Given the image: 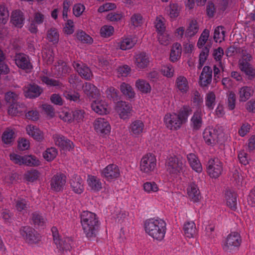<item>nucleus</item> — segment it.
<instances>
[{
	"label": "nucleus",
	"instance_id": "1",
	"mask_svg": "<svg viewBox=\"0 0 255 255\" xmlns=\"http://www.w3.org/2000/svg\"><path fill=\"white\" fill-rule=\"evenodd\" d=\"M81 223L84 233L88 238L96 237L100 227V222L95 214L83 211L81 215Z\"/></svg>",
	"mask_w": 255,
	"mask_h": 255
},
{
	"label": "nucleus",
	"instance_id": "2",
	"mask_svg": "<svg viewBox=\"0 0 255 255\" xmlns=\"http://www.w3.org/2000/svg\"><path fill=\"white\" fill-rule=\"evenodd\" d=\"M192 113L191 108L185 106L179 110L178 114L166 115L164 122L168 128L170 129H177L187 122L188 117Z\"/></svg>",
	"mask_w": 255,
	"mask_h": 255
},
{
	"label": "nucleus",
	"instance_id": "3",
	"mask_svg": "<svg viewBox=\"0 0 255 255\" xmlns=\"http://www.w3.org/2000/svg\"><path fill=\"white\" fill-rule=\"evenodd\" d=\"M145 230L150 236L158 241L163 239L166 232V223L162 220L149 219L144 223Z\"/></svg>",
	"mask_w": 255,
	"mask_h": 255
},
{
	"label": "nucleus",
	"instance_id": "4",
	"mask_svg": "<svg viewBox=\"0 0 255 255\" xmlns=\"http://www.w3.org/2000/svg\"><path fill=\"white\" fill-rule=\"evenodd\" d=\"M51 232L54 242L56 245L57 248L61 251H70L72 248L71 244L72 243V240L69 238L60 239L59 236L58 230L55 227H52Z\"/></svg>",
	"mask_w": 255,
	"mask_h": 255
},
{
	"label": "nucleus",
	"instance_id": "5",
	"mask_svg": "<svg viewBox=\"0 0 255 255\" xmlns=\"http://www.w3.org/2000/svg\"><path fill=\"white\" fill-rule=\"evenodd\" d=\"M19 233L25 242L32 244L37 243L40 240L39 234L30 226H22L19 229Z\"/></svg>",
	"mask_w": 255,
	"mask_h": 255
},
{
	"label": "nucleus",
	"instance_id": "6",
	"mask_svg": "<svg viewBox=\"0 0 255 255\" xmlns=\"http://www.w3.org/2000/svg\"><path fill=\"white\" fill-rule=\"evenodd\" d=\"M207 171L211 177L218 178L223 171L222 162L217 158L210 159L207 164Z\"/></svg>",
	"mask_w": 255,
	"mask_h": 255
},
{
	"label": "nucleus",
	"instance_id": "7",
	"mask_svg": "<svg viewBox=\"0 0 255 255\" xmlns=\"http://www.w3.org/2000/svg\"><path fill=\"white\" fill-rule=\"evenodd\" d=\"M246 52L243 50V59L239 61V68L248 76L249 79H253L255 77V69L253 67L248 61L252 59V56L250 54L245 55Z\"/></svg>",
	"mask_w": 255,
	"mask_h": 255
},
{
	"label": "nucleus",
	"instance_id": "8",
	"mask_svg": "<svg viewBox=\"0 0 255 255\" xmlns=\"http://www.w3.org/2000/svg\"><path fill=\"white\" fill-rule=\"evenodd\" d=\"M165 165L166 170L170 174L177 175L182 171L184 165L181 160L175 156L169 157Z\"/></svg>",
	"mask_w": 255,
	"mask_h": 255
},
{
	"label": "nucleus",
	"instance_id": "9",
	"mask_svg": "<svg viewBox=\"0 0 255 255\" xmlns=\"http://www.w3.org/2000/svg\"><path fill=\"white\" fill-rule=\"evenodd\" d=\"M14 61L19 68L24 70L27 73L32 71L33 65L28 55L21 53L16 54L14 56Z\"/></svg>",
	"mask_w": 255,
	"mask_h": 255
},
{
	"label": "nucleus",
	"instance_id": "10",
	"mask_svg": "<svg viewBox=\"0 0 255 255\" xmlns=\"http://www.w3.org/2000/svg\"><path fill=\"white\" fill-rule=\"evenodd\" d=\"M18 97H5V100L8 106V113L11 116H16L23 112L22 109L24 108V105L19 104L17 102Z\"/></svg>",
	"mask_w": 255,
	"mask_h": 255
},
{
	"label": "nucleus",
	"instance_id": "11",
	"mask_svg": "<svg viewBox=\"0 0 255 255\" xmlns=\"http://www.w3.org/2000/svg\"><path fill=\"white\" fill-rule=\"evenodd\" d=\"M156 165L155 156L151 153L144 155L140 161V168L141 171L145 173H149L153 171Z\"/></svg>",
	"mask_w": 255,
	"mask_h": 255
},
{
	"label": "nucleus",
	"instance_id": "12",
	"mask_svg": "<svg viewBox=\"0 0 255 255\" xmlns=\"http://www.w3.org/2000/svg\"><path fill=\"white\" fill-rule=\"evenodd\" d=\"M241 243L242 239L240 234L237 232H232L227 238L224 249L225 251L230 252L236 248H238Z\"/></svg>",
	"mask_w": 255,
	"mask_h": 255
},
{
	"label": "nucleus",
	"instance_id": "13",
	"mask_svg": "<svg viewBox=\"0 0 255 255\" xmlns=\"http://www.w3.org/2000/svg\"><path fill=\"white\" fill-rule=\"evenodd\" d=\"M71 71V68L67 63L63 60H59L55 63L52 68L54 74L58 78L65 77Z\"/></svg>",
	"mask_w": 255,
	"mask_h": 255
},
{
	"label": "nucleus",
	"instance_id": "14",
	"mask_svg": "<svg viewBox=\"0 0 255 255\" xmlns=\"http://www.w3.org/2000/svg\"><path fill=\"white\" fill-rule=\"evenodd\" d=\"M66 179V177L63 174L55 175L50 181L51 188L56 192L62 191L65 185Z\"/></svg>",
	"mask_w": 255,
	"mask_h": 255
},
{
	"label": "nucleus",
	"instance_id": "15",
	"mask_svg": "<svg viewBox=\"0 0 255 255\" xmlns=\"http://www.w3.org/2000/svg\"><path fill=\"white\" fill-rule=\"evenodd\" d=\"M120 175V169L118 166L114 164L108 165L103 170L102 172V176L108 180L117 178Z\"/></svg>",
	"mask_w": 255,
	"mask_h": 255
},
{
	"label": "nucleus",
	"instance_id": "16",
	"mask_svg": "<svg viewBox=\"0 0 255 255\" xmlns=\"http://www.w3.org/2000/svg\"><path fill=\"white\" fill-rule=\"evenodd\" d=\"M94 126L98 133L107 134L110 132L111 126L107 120L104 118L97 119L94 123Z\"/></svg>",
	"mask_w": 255,
	"mask_h": 255
},
{
	"label": "nucleus",
	"instance_id": "17",
	"mask_svg": "<svg viewBox=\"0 0 255 255\" xmlns=\"http://www.w3.org/2000/svg\"><path fill=\"white\" fill-rule=\"evenodd\" d=\"M115 109L120 118L123 119H126L129 116L131 110L130 105L123 101L117 103Z\"/></svg>",
	"mask_w": 255,
	"mask_h": 255
},
{
	"label": "nucleus",
	"instance_id": "18",
	"mask_svg": "<svg viewBox=\"0 0 255 255\" xmlns=\"http://www.w3.org/2000/svg\"><path fill=\"white\" fill-rule=\"evenodd\" d=\"M73 66L82 78L86 80H90L92 77L93 74L90 68L82 63L74 61L73 63Z\"/></svg>",
	"mask_w": 255,
	"mask_h": 255
},
{
	"label": "nucleus",
	"instance_id": "19",
	"mask_svg": "<svg viewBox=\"0 0 255 255\" xmlns=\"http://www.w3.org/2000/svg\"><path fill=\"white\" fill-rule=\"evenodd\" d=\"M55 144L63 150H70L74 148L73 143L65 136L61 135H53Z\"/></svg>",
	"mask_w": 255,
	"mask_h": 255
},
{
	"label": "nucleus",
	"instance_id": "20",
	"mask_svg": "<svg viewBox=\"0 0 255 255\" xmlns=\"http://www.w3.org/2000/svg\"><path fill=\"white\" fill-rule=\"evenodd\" d=\"M203 138L208 145H213L217 142V131L206 128L203 133Z\"/></svg>",
	"mask_w": 255,
	"mask_h": 255
},
{
	"label": "nucleus",
	"instance_id": "21",
	"mask_svg": "<svg viewBox=\"0 0 255 255\" xmlns=\"http://www.w3.org/2000/svg\"><path fill=\"white\" fill-rule=\"evenodd\" d=\"M25 20L23 13L19 10L13 11L10 16V21L12 24L18 28H21Z\"/></svg>",
	"mask_w": 255,
	"mask_h": 255
},
{
	"label": "nucleus",
	"instance_id": "22",
	"mask_svg": "<svg viewBox=\"0 0 255 255\" xmlns=\"http://www.w3.org/2000/svg\"><path fill=\"white\" fill-rule=\"evenodd\" d=\"M212 70L210 67L205 66L200 76V82L202 86H206L212 81Z\"/></svg>",
	"mask_w": 255,
	"mask_h": 255
},
{
	"label": "nucleus",
	"instance_id": "23",
	"mask_svg": "<svg viewBox=\"0 0 255 255\" xmlns=\"http://www.w3.org/2000/svg\"><path fill=\"white\" fill-rule=\"evenodd\" d=\"M107 107V103L99 99L93 101L91 104L92 110L100 115L107 114L108 112Z\"/></svg>",
	"mask_w": 255,
	"mask_h": 255
},
{
	"label": "nucleus",
	"instance_id": "24",
	"mask_svg": "<svg viewBox=\"0 0 255 255\" xmlns=\"http://www.w3.org/2000/svg\"><path fill=\"white\" fill-rule=\"evenodd\" d=\"M135 64L140 69L146 67L149 63V57L146 53L142 52L136 54L134 56Z\"/></svg>",
	"mask_w": 255,
	"mask_h": 255
},
{
	"label": "nucleus",
	"instance_id": "25",
	"mask_svg": "<svg viewBox=\"0 0 255 255\" xmlns=\"http://www.w3.org/2000/svg\"><path fill=\"white\" fill-rule=\"evenodd\" d=\"M187 193L190 199L194 202L199 201L201 198L200 192L196 184L192 183L187 189Z\"/></svg>",
	"mask_w": 255,
	"mask_h": 255
},
{
	"label": "nucleus",
	"instance_id": "26",
	"mask_svg": "<svg viewBox=\"0 0 255 255\" xmlns=\"http://www.w3.org/2000/svg\"><path fill=\"white\" fill-rule=\"evenodd\" d=\"M187 158L191 167L193 170L199 173L202 171V165L195 154L190 153L187 155Z\"/></svg>",
	"mask_w": 255,
	"mask_h": 255
},
{
	"label": "nucleus",
	"instance_id": "27",
	"mask_svg": "<svg viewBox=\"0 0 255 255\" xmlns=\"http://www.w3.org/2000/svg\"><path fill=\"white\" fill-rule=\"evenodd\" d=\"M27 133L38 141H42L43 138V132L36 127L31 126L26 128Z\"/></svg>",
	"mask_w": 255,
	"mask_h": 255
},
{
	"label": "nucleus",
	"instance_id": "28",
	"mask_svg": "<svg viewBox=\"0 0 255 255\" xmlns=\"http://www.w3.org/2000/svg\"><path fill=\"white\" fill-rule=\"evenodd\" d=\"M237 194L236 193L230 190L227 191L226 193L227 205L233 210L237 209Z\"/></svg>",
	"mask_w": 255,
	"mask_h": 255
},
{
	"label": "nucleus",
	"instance_id": "29",
	"mask_svg": "<svg viewBox=\"0 0 255 255\" xmlns=\"http://www.w3.org/2000/svg\"><path fill=\"white\" fill-rule=\"evenodd\" d=\"M70 185L73 191L76 194H80L84 190L82 180L80 177H75L70 180Z\"/></svg>",
	"mask_w": 255,
	"mask_h": 255
},
{
	"label": "nucleus",
	"instance_id": "30",
	"mask_svg": "<svg viewBox=\"0 0 255 255\" xmlns=\"http://www.w3.org/2000/svg\"><path fill=\"white\" fill-rule=\"evenodd\" d=\"M176 86L183 94H185L189 89L188 81L182 76H180L176 79Z\"/></svg>",
	"mask_w": 255,
	"mask_h": 255
},
{
	"label": "nucleus",
	"instance_id": "31",
	"mask_svg": "<svg viewBox=\"0 0 255 255\" xmlns=\"http://www.w3.org/2000/svg\"><path fill=\"white\" fill-rule=\"evenodd\" d=\"M41 81L47 86L54 87L56 89L64 90V85L58 80L50 78L47 76L41 77Z\"/></svg>",
	"mask_w": 255,
	"mask_h": 255
},
{
	"label": "nucleus",
	"instance_id": "32",
	"mask_svg": "<svg viewBox=\"0 0 255 255\" xmlns=\"http://www.w3.org/2000/svg\"><path fill=\"white\" fill-rule=\"evenodd\" d=\"M87 182L91 189L94 191H99L102 188L100 180L96 176L89 175Z\"/></svg>",
	"mask_w": 255,
	"mask_h": 255
},
{
	"label": "nucleus",
	"instance_id": "33",
	"mask_svg": "<svg viewBox=\"0 0 255 255\" xmlns=\"http://www.w3.org/2000/svg\"><path fill=\"white\" fill-rule=\"evenodd\" d=\"M181 52L182 47L181 44L177 42L173 44L170 54V60L172 62L178 60L181 56Z\"/></svg>",
	"mask_w": 255,
	"mask_h": 255
},
{
	"label": "nucleus",
	"instance_id": "34",
	"mask_svg": "<svg viewBox=\"0 0 255 255\" xmlns=\"http://www.w3.org/2000/svg\"><path fill=\"white\" fill-rule=\"evenodd\" d=\"M15 138V133L12 129L7 128L3 132L2 135V140L6 144H11Z\"/></svg>",
	"mask_w": 255,
	"mask_h": 255
},
{
	"label": "nucleus",
	"instance_id": "35",
	"mask_svg": "<svg viewBox=\"0 0 255 255\" xmlns=\"http://www.w3.org/2000/svg\"><path fill=\"white\" fill-rule=\"evenodd\" d=\"M24 92L27 94V96H30L31 94H34L35 96H39L43 92V89L38 85L33 84H28L23 89Z\"/></svg>",
	"mask_w": 255,
	"mask_h": 255
},
{
	"label": "nucleus",
	"instance_id": "36",
	"mask_svg": "<svg viewBox=\"0 0 255 255\" xmlns=\"http://www.w3.org/2000/svg\"><path fill=\"white\" fill-rule=\"evenodd\" d=\"M184 231L185 235L188 238H192L196 235L197 230L194 222H187L184 226Z\"/></svg>",
	"mask_w": 255,
	"mask_h": 255
},
{
	"label": "nucleus",
	"instance_id": "37",
	"mask_svg": "<svg viewBox=\"0 0 255 255\" xmlns=\"http://www.w3.org/2000/svg\"><path fill=\"white\" fill-rule=\"evenodd\" d=\"M198 30L199 27L197 21L193 19L190 21L185 32V36L190 37L194 36L198 32Z\"/></svg>",
	"mask_w": 255,
	"mask_h": 255
},
{
	"label": "nucleus",
	"instance_id": "38",
	"mask_svg": "<svg viewBox=\"0 0 255 255\" xmlns=\"http://www.w3.org/2000/svg\"><path fill=\"white\" fill-rule=\"evenodd\" d=\"M193 124V128L194 129H199L202 124V114L201 111H197L194 113L191 119Z\"/></svg>",
	"mask_w": 255,
	"mask_h": 255
},
{
	"label": "nucleus",
	"instance_id": "39",
	"mask_svg": "<svg viewBox=\"0 0 255 255\" xmlns=\"http://www.w3.org/2000/svg\"><path fill=\"white\" fill-rule=\"evenodd\" d=\"M83 91L87 96H98L100 95L99 91L94 85L90 83H86L83 87Z\"/></svg>",
	"mask_w": 255,
	"mask_h": 255
},
{
	"label": "nucleus",
	"instance_id": "40",
	"mask_svg": "<svg viewBox=\"0 0 255 255\" xmlns=\"http://www.w3.org/2000/svg\"><path fill=\"white\" fill-rule=\"evenodd\" d=\"M165 11L170 18H175L179 15L180 8L177 3H170L165 8Z\"/></svg>",
	"mask_w": 255,
	"mask_h": 255
},
{
	"label": "nucleus",
	"instance_id": "41",
	"mask_svg": "<svg viewBox=\"0 0 255 255\" xmlns=\"http://www.w3.org/2000/svg\"><path fill=\"white\" fill-rule=\"evenodd\" d=\"M143 127L144 125L141 121H135L130 125V131L133 134L138 135L142 132Z\"/></svg>",
	"mask_w": 255,
	"mask_h": 255
},
{
	"label": "nucleus",
	"instance_id": "42",
	"mask_svg": "<svg viewBox=\"0 0 255 255\" xmlns=\"http://www.w3.org/2000/svg\"><path fill=\"white\" fill-rule=\"evenodd\" d=\"M136 86L142 93L147 94L151 90V87L149 83L143 80H137L136 82Z\"/></svg>",
	"mask_w": 255,
	"mask_h": 255
},
{
	"label": "nucleus",
	"instance_id": "43",
	"mask_svg": "<svg viewBox=\"0 0 255 255\" xmlns=\"http://www.w3.org/2000/svg\"><path fill=\"white\" fill-rule=\"evenodd\" d=\"M59 36L57 30L55 28H51L47 31V38L49 41L53 42L54 44L58 43Z\"/></svg>",
	"mask_w": 255,
	"mask_h": 255
},
{
	"label": "nucleus",
	"instance_id": "44",
	"mask_svg": "<svg viewBox=\"0 0 255 255\" xmlns=\"http://www.w3.org/2000/svg\"><path fill=\"white\" fill-rule=\"evenodd\" d=\"M224 29V27L222 26H219L215 29L213 38L216 42L218 40L219 42H221L222 40L224 39L225 31Z\"/></svg>",
	"mask_w": 255,
	"mask_h": 255
},
{
	"label": "nucleus",
	"instance_id": "45",
	"mask_svg": "<svg viewBox=\"0 0 255 255\" xmlns=\"http://www.w3.org/2000/svg\"><path fill=\"white\" fill-rule=\"evenodd\" d=\"M9 17V12L5 5H0V24H5Z\"/></svg>",
	"mask_w": 255,
	"mask_h": 255
},
{
	"label": "nucleus",
	"instance_id": "46",
	"mask_svg": "<svg viewBox=\"0 0 255 255\" xmlns=\"http://www.w3.org/2000/svg\"><path fill=\"white\" fill-rule=\"evenodd\" d=\"M31 219L33 224L35 226H43L45 223L44 219L37 212H35L31 214Z\"/></svg>",
	"mask_w": 255,
	"mask_h": 255
},
{
	"label": "nucleus",
	"instance_id": "47",
	"mask_svg": "<svg viewBox=\"0 0 255 255\" xmlns=\"http://www.w3.org/2000/svg\"><path fill=\"white\" fill-rule=\"evenodd\" d=\"M39 172L36 169L27 171L24 174V178L28 182H32L37 180L39 176Z\"/></svg>",
	"mask_w": 255,
	"mask_h": 255
},
{
	"label": "nucleus",
	"instance_id": "48",
	"mask_svg": "<svg viewBox=\"0 0 255 255\" xmlns=\"http://www.w3.org/2000/svg\"><path fill=\"white\" fill-rule=\"evenodd\" d=\"M24 164L30 166H38L40 164L39 160L34 155L24 156Z\"/></svg>",
	"mask_w": 255,
	"mask_h": 255
},
{
	"label": "nucleus",
	"instance_id": "49",
	"mask_svg": "<svg viewBox=\"0 0 255 255\" xmlns=\"http://www.w3.org/2000/svg\"><path fill=\"white\" fill-rule=\"evenodd\" d=\"M76 37L79 41L84 43H91L93 41L92 37L82 30L77 31Z\"/></svg>",
	"mask_w": 255,
	"mask_h": 255
},
{
	"label": "nucleus",
	"instance_id": "50",
	"mask_svg": "<svg viewBox=\"0 0 255 255\" xmlns=\"http://www.w3.org/2000/svg\"><path fill=\"white\" fill-rule=\"evenodd\" d=\"M135 42L130 38H126L124 39L120 43V48L123 50L129 49L133 47Z\"/></svg>",
	"mask_w": 255,
	"mask_h": 255
},
{
	"label": "nucleus",
	"instance_id": "51",
	"mask_svg": "<svg viewBox=\"0 0 255 255\" xmlns=\"http://www.w3.org/2000/svg\"><path fill=\"white\" fill-rule=\"evenodd\" d=\"M57 154V149L54 147H50L43 153V156L47 161H51L56 157Z\"/></svg>",
	"mask_w": 255,
	"mask_h": 255
},
{
	"label": "nucleus",
	"instance_id": "52",
	"mask_svg": "<svg viewBox=\"0 0 255 255\" xmlns=\"http://www.w3.org/2000/svg\"><path fill=\"white\" fill-rule=\"evenodd\" d=\"M209 30L205 29L201 33L198 42L197 46L199 48H201L207 42L209 36Z\"/></svg>",
	"mask_w": 255,
	"mask_h": 255
},
{
	"label": "nucleus",
	"instance_id": "53",
	"mask_svg": "<svg viewBox=\"0 0 255 255\" xmlns=\"http://www.w3.org/2000/svg\"><path fill=\"white\" fill-rule=\"evenodd\" d=\"M224 55V50L222 48L219 47L214 50L213 56L216 61H219V66L224 71V67L221 61V58Z\"/></svg>",
	"mask_w": 255,
	"mask_h": 255
},
{
	"label": "nucleus",
	"instance_id": "54",
	"mask_svg": "<svg viewBox=\"0 0 255 255\" xmlns=\"http://www.w3.org/2000/svg\"><path fill=\"white\" fill-rule=\"evenodd\" d=\"M120 90L125 96H133L134 95L133 89L128 84L122 83L120 86Z\"/></svg>",
	"mask_w": 255,
	"mask_h": 255
},
{
	"label": "nucleus",
	"instance_id": "55",
	"mask_svg": "<svg viewBox=\"0 0 255 255\" xmlns=\"http://www.w3.org/2000/svg\"><path fill=\"white\" fill-rule=\"evenodd\" d=\"M114 28L112 26L104 25L100 30V33L102 36L108 37L112 35L114 32Z\"/></svg>",
	"mask_w": 255,
	"mask_h": 255
},
{
	"label": "nucleus",
	"instance_id": "56",
	"mask_svg": "<svg viewBox=\"0 0 255 255\" xmlns=\"http://www.w3.org/2000/svg\"><path fill=\"white\" fill-rule=\"evenodd\" d=\"M145 191L148 193L155 192L158 190L157 184L154 182H147L143 184Z\"/></svg>",
	"mask_w": 255,
	"mask_h": 255
},
{
	"label": "nucleus",
	"instance_id": "57",
	"mask_svg": "<svg viewBox=\"0 0 255 255\" xmlns=\"http://www.w3.org/2000/svg\"><path fill=\"white\" fill-rule=\"evenodd\" d=\"M10 159L15 164L19 165L24 164V156H20L15 153H11L9 155Z\"/></svg>",
	"mask_w": 255,
	"mask_h": 255
},
{
	"label": "nucleus",
	"instance_id": "58",
	"mask_svg": "<svg viewBox=\"0 0 255 255\" xmlns=\"http://www.w3.org/2000/svg\"><path fill=\"white\" fill-rule=\"evenodd\" d=\"M42 107L45 113L50 118H52L55 116V110L51 105L44 104L42 105Z\"/></svg>",
	"mask_w": 255,
	"mask_h": 255
},
{
	"label": "nucleus",
	"instance_id": "59",
	"mask_svg": "<svg viewBox=\"0 0 255 255\" xmlns=\"http://www.w3.org/2000/svg\"><path fill=\"white\" fill-rule=\"evenodd\" d=\"M130 20L133 26L137 27L142 23V17L140 14L135 13L131 16Z\"/></svg>",
	"mask_w": 255,
	"mask_h": 255
},
{
	"label": "nucleus",
	"instance_id": "60",
	"mask_svg": "<svg viewBox=\"0 0 255 255\" xmlns=\"http://www.w3.org/2000/svg\"><path fill=\"white\" fill-rule=\"evenodd\" d=\"M116 8V5L115 3L108 2L100 6L98 9V11L99 12L102 13L103 12L113 10Z\"/></svg>",
	"mask_w": 255,
	"mask_h": 255
},
{
	"label": "nucleus",
	"instance_id": "61",
	"mask_svg": "<svg viewBox=\"0 0 255 255\" xmlns=\"http://www.w3.org/2000/svg\"><path fill=\"white\" fill-rule=\"evenodd\" d=\"M161 72L164 76L171 77L173 75L174 69L172 66L167 65L162 67Z\"/></svg>",
	"mask_w": 255,
	"mask_h": 255
},
{
	"label": "nucleus",
	"instance_id": "62",
	"mask_svg": "<svg viewBox=\"0 0 255 255\" xmlns=\"http://www.w3.org/2000/svg\"><path fill=\"white\" fill-rule=\"evenodd\" d=\"M85 9V6L84 5L81 3H77L74 5L73 8V11L74 14L78 17L80 16Z\"/></svg>",
	"mask_w": 255,
	"mask_h": 255
},
{
	"label": "nucleus",
	"instance_id": "63",
	"mask_svg": "<svg viewBox=\"0 0 255 255\" xmlns=\"http://www.w3.org/2000/svg\"><path fill=\"white\" fill-rule=\"evenodd\" d=\"M45 19L44 14L40 12H35L33 15V20H32L33 22L37 24H42Z\"/></svg>",
	"mask_w": 255,
	"mask_h": 255
},
{
	"label": "nucleus",
	"instance_id": "64",
	"mask_svg": "<svg viewBox=\"0 0 255 255\" xmlns=\"http://www.w3.org/2000/svg\"><path fill=\"white\" fill-rule=\"evenodd\" d=\"M43 57L47 64H51L54 61V55L52 51L49 50L43 55Z\"/></svg>",
	"mask_w": 255,
	"mask_h": 255
}]
</instances>
